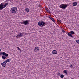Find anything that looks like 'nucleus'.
<instances>
[{"label": "nucleus", "mask_w": 79, "mask_h": 79, "mask_svg": "<svg viewBox=\"0 0 79 79\" xmlns=\"http://www.w3.org/2000/svg\"><path fill=\"white\" fill-rule=\"evenodd\" d=\"M8 5V2H2L0 4V11L5 8Z\"/></svg>", "instance_id": "f257e3e1"}, {"label": "nucleus", "mask_w": 79, "mask_h": 79, "mask_svg": "<svg viewBox=\"0 0 79 79\" xmlns=\"http://www.w3.org/2000/svg\"><path fill=\"white\" fill-rule=\"evenodd\" d=\"M17 8H16V7H12L11 8L10 10L11 13H13L14 14L16 13H17Z\"/></svg>", "instance_id": "f03ea898"}, {"label": "nucleus", "mask_w": 79, "mask_h": 79, "mask_svg": "<svg viewBox=\"0 0 79 79\" xmlns=\"http://www.w3.org/2000/svg\"><path fill=\"white\" fill-rule=\"evenodd\" d=\"M68 6L66 4H64L60 5L59 6V7L60 8L63 9V10H65V9H66V8H67Z\"/></svg>", "instance_id": "7ed1b4c3"}, {"label": "nucleus", "mask_w": 79, "mask_h": 79, "mask_svg": "<svg viewBox=\"0 0 79 79\" xmlns=\"http://www.w3.org/2000/svg\"><path fill=\"white\" fill-rule=\"evenodd\" d=\"M24 32H20L19 33V34H18V35L16 36V38H20V37H22L23 36H24Z\"/></svg>", "instance_id": "20e7f679"}, {"label": "nucleus", "mask_w": 79, "mask_h": 79, "mask_svg": "<svg viewBox=\"0 0 79 79\" xmlns=\"http://www.w3.org/2000/svg\"><path fill=\"white\" fill-rule=\"evenodd\" d=\"M75 33L73 31H71L70 32H69L68 34V36L69 37H71L73 38V36L72 35V34H74Z\"/></svg>", "instance_id": "39448f33"}, {"label": "nucleus", "mask_w": 79, "mask_h": 79, "mask_svg": "<svg viewBox=\"0 0 79 79\" xmlns=\"http://www.w3.org/2000/svg\"><path fill=\"white\" fill-rule=\"evenodd\" d=\"M28 20H26L23 22L22 24L25 25V26H27V24H29Z\"/></svg>", "instance_id": "423d86ee"}, {"label": "nucleus", "mask_w": 79, "mask_h": 79, "mask_svg": "<svg viewBox=\"0 0 79 79\" xmlns=\"http://www.w3.org/2000/svg\"><path fill=\"white\" fill-rule=\"evenodd\" d=\"M39 49H40V48L39 47H35L34 50L35 52H37L39 51Z\"/></svg>", "instance_id": "0eeeda50"}, {"label": "nucleus", "mask_w": 79, "mask_h": 79, "mask_svg": "<svg viewBox=\"0 0 79 79\" xmlns=\"http://www.w3.org/2000/svg\"><path fill=\"white\" fill-rule=\"evenodd\" d=\"M1 65H2V66L4 67H5V66H6V63L4 61V62L1 63Z\"/></svg>", "instance_id": "6e6552de"}, {"label": "nucleus", "mask_w": 79, "mask_h": 79, "mask_svg": "<svg viewBox=\"0 0 79 79\" xmlns=\"http://www.w3.org/2000/svg\"><path fill=\"white\" fill-rule=\"evenodd\" d=\"M52 54H57V51L56 50H53L52 52Z\"/></svg>", "instance_id": "1a4fd4ad"}, {"label": "nucleus", "mask_w": 79, "mask_h": 79, "mask_svg": "<svg viewBox=\"0 0 79 79\" xmlns=\"http://www.w3.org/2000/svg\"><path fill=\"white\" fill-rule=\"evenodd\" d=\"M77 5V2H75L73 3V6H76Z\"/></svg>", "instance_id": "9d476101"}, {"label": "nucleus", "mask_w": 79, "mask_h": 79, "mask_svg": "<svg viewBox=\"0 0 79 79\" xmlns=\"http://www.w3.org/2000/svg\"><path fill=\"white\" fill-rule=\"evenodd\" d=\"M49 18H50V19H51V20H52V21H53V22H55V20H54V19H53V18L51 17H49Z\"/></svg>", "instance_id": "9b49d317"}, {"label": "nucleus", "mask_w": 79, "mask_h": 79, "mask_svg": "<svg viewBox=\"0 0 79 79\" xmlns=\"http://www.w3.org/2000/svg\"><path fill=\"white\" fill-rule=\"evenodd\" d=\"M42 23H43L42 26H45V22H43V21H42Z\"/></svg>", "instance_id": "f8f14e48"}, {"label": "nucleus", "mask_w": 79, "mask_h": 79, "mask_svg": "<svg viewBox=\"0 0 79 79\" xmlns=\"http://www.w3.org/2000/svg\"><path fill=\"white\" fill-rule=\"evenodd\" d=\"M10 60L9 59H7L5 61H4L5 63H8V62H10Z\"/></svg>", "instance_id": "ddd939ff"}, {"label": "nucleus", "mask_w": 79, "mask_h": 79, "mask_svg": "<svg viewBox=\"0 0 79 79\" xmlns=\"http://www.w3.org/2000/svg\"><path fill=\"white\" fill-rule=\"evenodd\" d=\"M30 10L28 8H26L25 9V11H27V12H29Z\"/></svg>", "instance_id": "4468645a"}, {"label": "nucleus", "mask_w": 79, "mask_h": 79, "mask_svg": "<svg viewBox=\"0 0 79 79\" xmlns=\"http://www.w3.org/2000/svg\"><path fill=\"white\" fill-rule=\"evenodd\" d=\"M64 73L67 74H68V70H66L64 71Z\"/></svg>", "instance_id": "2eb2a0df"}, {"label": "nucleus", "mask_w": 79, "mask_h": 79, "mask_svg": "<svg viewBox=\"0 0 79 79\" xmlns=\"http://www.w3.org/2000/svg\"><path fill=\"white\" fill-rule=\"evenodd\" d=\"M2 58L3 60H5V59H6V56L4 55L2 56Z\"/></svg>", "instance_id": "dca6fc26"}, {"label": "nucleus", "mask_w": 79, "mask_h": 79, "mask_svg": "<svg viewBox=\"0 0 79 79\" xmlns=\"http://www.w3.org/2000/svg\"><path fill=\"white\" fill-rule=\"evenodd\" d=\"M42 23L41 22H38V25H39V26H42Z\"/></svg>", "instance_id": "f3484780"}, {"label": "nucleus", "mask_w": 79, "mask_h": 79, "mask_svg": "<svg viewBox=\"0 0 79 79\" xmlns=\"http://www.w3.org/2000/svg\"><path fill=\"white\" fill-rule=\"evenodd\" d=\"M60 77L61 78H63L64 77V75L62 74L60 75Z\"/></svg>", "instance_id": "a211bd4d"}, {"label": "nucleus", "mask_w": 79, "mask_h": 79, "mask_svg": "<svg viewBox=\"0 0 79 79\" xmlns=\"http://www.w3.org/2000/svg\"><path fill=\"white\" fill-rule=\"evenodd\" d=\"M76 42L77 43V44H79V40H76Z\"/></svg>", "instance_id": "6ab92c4d"}, {"label": "nucleus", "mask_w": 79, "mask_h": 79, "mask_svg": "<svg viewBox=\"0 0 79 79\" xmlns=\"http://www.w3.org/2000/svg\"><path fill=\"white\" fill-rule=\"evenodd\" d=\"M2 55L5 56V55H6V53L5 52H2Z\"/></svg>", "instance_id": "aec40b11"}, {"label": "nucleus", "mask_w": 79, "mask_h": 79, "mask_svg": "<svg viewBox=\"0 0 79 79\" xmlns=\"http://www.w3.org/2000/svg\"><path fill=\"white\" fill-rule=\"evenodd\" d=\"M17 48H18V50H20V51H21V49H20V48H19V47H17Z\"/></svg>", "instance_id": "412c9836"}, {"label": "nucleus", "mask_w": 79, "mask_h": 79, "mask_svg": "<svg viewBox=\"0 0 79 79\" xmlns=\"http://www.w3.org/2000/svg\"><path fill=\"white\" fill-rule=\"evenodd\" d=\"M5 55L6 56H8V54H6Z\"/></svg>", "instance_id": "4be33fe9"}, {"label": "nucleus", "mask_w": 79, "mask_h": 79, "mask_svg": "<svg viewBox=\"0 0 79 79\" xmlns=\"http://www.w3.org/2000/svg\"><path fill=\"white\" fill-rule=\"evenodd\" d=\"M58 76H60V75H61V74L60 73H58Z\"/></svg>", "instance_id": "5701e85b"}, {"label": "nucleus", "mask_w": 79, "mask_h": 79, "mask_svg": "<svg viewBox=\"0 0 79 79\" xmlns=\"http://www.w3.org/2000/svg\"><path fill=\"white\" fill-rule=\"evenodd\" d=\"M70 67H71V68H73V65H72V64H70Z\"/></svg>", "instance_id": "b1692460"}, {"label": "nucleus", "mask_w": 79, "mask_h": 79, "mask_svg": "<svg viewBox=\"0 0 79 79\" xmlns=\"http://www.w3.org/2000/svg\"><path fill=\"white\" fill-rule=\"evenodd\" d=\"M2 54H3V52H1L0 53V55H2Z\"/></svg>", "instance_id": "393cba45"}, {"label": "nucleus", "mask_w": 79, "mask_h": 79, "mask_svg": "<svg viewBox=\"0 0 79 79\" xmlns=\"http://www.w3.org/2000/svg\"><path fill=\"white\" fill-rule=\"evenodd\" d=\"M62 32H65V31H64V30H63L62 31Z\"/></svg>", "instance_id": "a878e982"}, {"label": "nucleus", "mask_w": 79, "mask_h": 79, "mask_svg": "<svg viewBox=\"0 0 79 79\" xmlns=\"http://www.w3.org/2000/svg\"><path fill=\"white\" fill-rule=\"evenodd\" d=\"M0 51H1V49H0Z\"/></svg>", "instance_id": "bb28decb"}]
</instances>
